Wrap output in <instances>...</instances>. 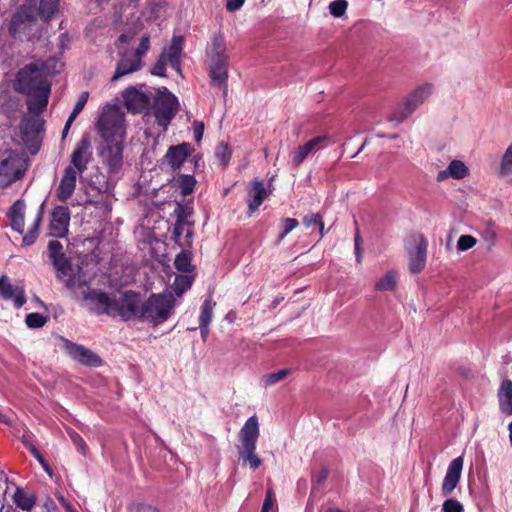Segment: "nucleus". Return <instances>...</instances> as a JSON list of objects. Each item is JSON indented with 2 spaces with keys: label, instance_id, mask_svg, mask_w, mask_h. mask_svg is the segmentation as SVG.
<instances>
[{
  "label": "nucleus",
  "instance_id": "obj_1",
  "mask_svg": "<svg viewBox=\"0 0 512 512\" xmlns=\"http://www.w3.org/2000/svg\"><path fill=\"white\" fill-rule=\"evenodd\" d=\"M16 90L27 96L28 110L45 111L51 85L42 66L31 63L20 69L17 74Z\"/></svg>",
  "mask_w": 512,
  "mask_h": 512
},
{
  "label": "nucleus",
  "instance_id": "obj_2",
  "mask_svg": "<svg viewBox=\"0 0 512 512\" xmlns=\"http://www.w3.org/2000/svg\"><path fill=\"white\" fill-rule=\"evenodd\" d=\"M174 307L175 299L172 294H152L142 303L139 318L153 325H159L170 317Z\"/></svg>",
  "mask_w": 512,
  "mask_h": 512
},
{
  "label": "nucleus",
  "instance_id": "obj_3",
  "mask_svg": "<svg viewBox=\"0 0 512 512\" xmlns=\"http://www.w3.org/2000/svg\"><path fill=\"white\" fill-rule=\"evenodd\" d=\"M149 48L150 38L148 35H143L140 38V43L137 49H121L119 53L120 59L117 63V67L114 75L111 78V81L115 82L125 75L131 74L142 69L144 65L142 58L146 55Z\"/></svg>",
  "mask_w": 512,
  "mask_h": 512
},
{
  "label": "nucleus",
  "instance_id": "obj_4",
  "mask_svg": "<svg viewBox=\"0 0 512 512\" xmlns=\"http://www.w3.org/2000/svg\"><path fill=\"white\" fill-rule=\"evenodd\" d=\"M433 90L434 86L431 83H424L416 87L403 99L401 105L395 109L388 120L397 124L403 122L432 95Z\"/></svg>",
  "mask_w": 512,
  "mask_h": 512
},
{
  "label": "nucleus",
  "instance_id": "obj_5",
  "mask_svg": "<svg viewBox=\"0 0 512 512\" xmlns=\"http://www.w3.org/2000/svg\"><path fill=\"white\" fill-rule=\"evenodd\" d=\"M97 126L105 142H124V117L118 110L108 109L103 111L99 117Z\"/></svg>",
  "mask_w": 512,
  "mask_h": 512
},
{
  "label": "nucleus",
  "instance_id": "obj_6",
  "mask_svg": "<svg viewBox=\"0 0 512 512\" xmlns=\"http://www.w3.org/2000/svg\"><path fill=\"white\" fill-rule=\"evenodd\" d=\"M26 172L25 160L17 153L6 151L0 155V187L6 188L21 179Z\"/></svg>",
  "mask_w": 512,
  "mask_h": 512
},
{
  "label": "nucleus",
  "instance_id": "obj_7",
  "mask_svg": "<svg viewBox=\"0 0 512 512\" xmlns=\"http://www.w3.org/2000/svg\"><path fill=\"white\" fill-rule=\"evenodd\" d=\"M178 106V100L172 93L166 88L159 90L154 99L153 111L157 123L162 126L164 130L167 129L171 120L176 115Z\"/></svg>",
  "mask_w": 512,
  "mask_h": 512
},
{
  "label": "nucleus",
  "instance_id": "obj_8",
  "mask_svg": "<svg viewBox=\"0 0 512 512\" xmlns=\"http://www.w3.org/2000/svg\"><path fill=\"white\" fill-rule=\"evenodd\" d=\"M428 242L422 234L409 237L405 244L408 256V269L412 274H418L424 270L427 259Z\"/></svg>",
  "mask_w": 512,
  "mask_h": 512
},
{
  "label": "nucleus",
  "instance_id": "obj_9",
  "mask_svg": "<svg viewBox=\"0 0 512 512\" xmlns=\"http://www.w3.org/2000/svg\"><path fill=\"white\" fill-rule=\"evenodd\" d=\"M43 112L44 111L28 110V113L23 116L20 124L22 140L32 153L36 152L39 135L43 131L44 120L41 117Z\"/></svg>",
  "mask_w": 512,
  "mask_h": 512
},
{
  "label": "nucleus",
  "instance_id": "obj_10",
  "mask_svg": "<svg viewBox=\"0 0 512 512\" xmlns=\"http://www.w3.org/2000/svg\"><path fill=\"white\" fill-rule=\"evenodd\" d=\"M139 303V295L132 291H126L119 297L114 296L112 317L120 316L124 320H129L133 317L139 318L141 307Z\"/></svg>",
  "mask_w": 512,
  "mask_h": 512
},
{
  "label": "nucleus",
  "instance_id": "obj_11",
  "mask_svg": "<svg viewBox=\"0 0 512 512\" xmlns=\"http://www.w3.org/2000/svg\"><path fill=\"white\" fill-rule=\"evenodd\" d=\"M82 295L83 301H85L90 306V309L94 313L98 315H113L114 296L111 297L109 294L96 289L83 290Z\"/></svg>",
  "mask_w": 512,
  "mask_h": 512
},
{
  "label": "nucleus",
  "instance_id": "obj_12",
  "mask_svg": "<svg viewBox=\"0 0 512 512\" xmlns=\"http://www.w3.org/2000/svg\"><path fill=\"white\" fill-rule=\"evenodd\" d=\"M228 58H209L211 84L218 87L223 96L228 93Z\"/></svg>",
  "mask_w": 512,
  "mask_h": 512
},
{
  "label": "nucleus",
  "instance_id": "obj_13",
  "mask_svg": "<svg viewBox=\"0 0 512 512\" xmlns=\"http://www.w3.org/2000/svg\"><path fill=\"white\" fill-rule=\"evenodd\" d=\"M64 343V348L66 352L76 361L79 363L86 365V366H93L98 367L101 365V359L100 357L94 353L92 350L73 343L72 341L61 338Z\"/></svg>",
  "mask_w": 512,
  "mask_h": 512
},
{
  "label": "nucleus",
  "instance_id": "obj_14",
  "mask_svg": "<svg viewBox=\"0 0 512 512\" xmlns=\"http://www.w3.org/2000/svg\"><path fill=\"white\" fill-rule=\"evenodd\" d=\"M91 160V143L89 137L85 135L73 150L71 155V164L68 167H74L77 174H82L87 169Z\"/></svg>",
  "mask_w": 512,
  "mask_h": 512
},
{
  "label": "nucleus",
  "instance_id": "obj_15",
  "mask_svg": "<svg viewBox=\"0 0 512 512\" xmlns=\"http://www.w3.org/2000/svg\"><path fill=\"white\" fill-rule=\"evenodd\" d=\"M100 157L110 172L119 171L123 163V142H105L100 151Z\"/></svg>",
  "mask_w": 512,
  "mask_h": 512
},
{
  "label": "nucleus",
  "instance_id": "obj_16",
  "mask_svg": "<svg viewBox=\"0 0 512 512\" xmlns=\"http://www.w3.org/2000/svg\"><path fill=\"white\" fill-rule=\"evenodd\" d=\"M124 105L132 113H141L149 109L150 96L136 87H129L123 92Z\"/></svg>",
  "mask_w": 512,
  "mask_h": 512
},
{
  "label": "nucleus",
  "instance_id": "obj_17",
  "mask_svg": "<svg viewBox=\"0 0 512 512\" xmlns=\"http://www.w3.org/2000/svg\"><path fill=\"white\" fill-rule=\"evenodd\" d=\"M70 221L69 209L65 206H57L52 212V219L49 225V235L53 237H64L68 232Z\"/></svg>",
  "mask_w": 512,
  "mask_h": 512
},
{
  "label": "nucleus",
  "instance_id": "obj_18",
  "mask_svg": "<svg viewBox=\"0 0 512 512\" xmlns=\"http://www.w3.org/2000/svg\"><path fill=\"white\" fill-rule=\"evenodd\" d=\"M463 469V457L459 456L453 459L447 469L446 475L444 477L441 492L444 496H449L452 494L454 489L457 487L461 472Z\"/></svg>",
  "mask_w": 512,
  "mask_h": 512
},
{
  "label": "nucleus",
  "instance_id": "obj_19",
  "mask_svg": "<svg viewBox=\"0 0 512 512\" xmlns=\"http://www.w3.org/2000/svg\"><path fill=\"white\" fill-rule=\"evenodd\" d=\"M57 278L63 281L66 287L73 292L83 289L88 284L86 274L83 272L82 268L79 266L73 267L72 264L65 275H61V272L59 271L57 273Z\"/></svg>",
  "mask_w": 512,
  "mask_h": 512
},
{
  "label": "nucleus",
  "instance_id": "obj_20",
  "mask_svg": "<svg viewBox=\"0 0 512 512\" xmlns=\"http://www.w3.org/2000/svg\"><path fill=\"white\" fill-rule=\"evenodd\" d=\"M77 173L74 167H66L64 175L56 189V197L59 201H67L75 191Z\"/></svg>",
  "mask_w": 512,
  "mask_h": 512
},
{
  "label": "nucleus",
  "instance_id": "obj_21",
  "mask_svg": "<svg viewBox=\"0 0 512 512\" xmlns=\"http://www.w3.org/2000/svg\"><path fill=\"white\" fill-rule=\"evenodd\" d=\"M48 255L57 273L60 271L61 275H65L70 269L71 262L65 257L63 246L59 241L52 240L48 243Z\"/></svg>",
  "mask_w": 512,
  "mask_h": 512
},
{
  "label": "nucleus",
  "instance_id": "obj_22",
  "mask_svg": "<svg viewBox=\"0 0 512 512\" xmlns=\"http://www.w3.org/2000/svg\"><path fill=\"white\" fill-rule=\"evenodd\" d=\"M0 296L4 300H13L16 308H21L26 302L23 288L13 286L6 276L0 278Z\"/></svg>",
  "mask_w": 512,
  "mask_h": 512
},
{
  "label": "nucleus",
  "instance_id": "obj_23",
  "mask_svg": "<svg viewBox=\"0 0 512 512\" xmlns=\"http://www.w3.org/2000/svg\"><path fill=\"white\" fill-rule=\"evenodd\" d=\"M192 151L193 148L188 143L172 146L168 149L165 160L173 170H176L180 168Z\"/></svg>",
  "mask_w": 512,
  "mask_h": 512
},
{
  "label": "nucleus",
  "instance_id": "obj_24",
  "mask_svg": "<svg viewBox=\"0 0 512 512\" xmlns=\"http://www.w3.org/2000/svg\"><path fill=\"white\" fill-rule=\"evenodd\" d=\"M268 195L269 192L265 188L263 181L255 179L251 182L247 200L250 214L254 213L262 205Z\"/></svg>",
  "mask_w": 512,
  "mask_h": 512
},
{
  "label": "nucleus",
  "instance_id": "obj_25",
  "mask_svg": "<svg viewBox=\"0 0 512 512\" xmlns=\"http://www.w3.org/2000/svg\"><path fill=\"white\" fill-rule=\"evenodd\" d=\"M259 437V423L256 416L247 419L240 430V440L244 448H255Z\"/></svg>",
  "mask_w": 512,
  "mask_h": 512
},
{
  "label": "nucleus",
  "instance_id": "obj_26",
  "mask_svg": "<svg viewBox=\"0 0 512 512\" xmlns=\"http://www.w3.org/2000/svg\"><path fill=\"white\" fill-rule=\"evenodd\" d=\"M25 208V202L19 199L13 203L7 214L12 229L20 234L24 232Z\"/></svg>",
  "mask_w": 512,
  "mask_h": 512
},
{
  "label": "nucleus",
  "instance_id": "obj_27",
  "mask_svg": "<svg viewBox=\"0 0 512 512\" xmlns=\"http://www.w3.org/2000/svg\"><path fill=\"white\" fill-rule=\"evenodd\" d=\"M467 175V166L460 160H453L445 170H441L437 173L436 181L442 182L448 178L460 180L465 178Z\"/></svg>",
  "mask_w": 512,
  "mask_h": 512
},
{
  "label": "nucleus",
  "instance_id": "obj_28",
  "mask_svg": "<svg viewBox=\"0 0 512 512\" xmlns=\"http://www.w3.org/2000/svg\"><path fill=\"white\" fill-rule=\"evenodd\" d=\"M32 20V13L30 8L21 7L17 12L13 15L10 25H9V33L15 37L18 33L24 30L28 23Z\"/></svg>",
  "mask_w": 512,
  "mask_h": 512
},
{
  "label": "nucleus",
  "instance_id": "obj_29",
  "mask_svg": "<svg viewBox=\"0 0 512 512\" xmlns=\"http://www.w3.org/2000/svg\"><path fill=\"white\" fill-rule=\"evenodd\" d=\"M500 410L506 415H512V381L505 379L498 390Z\"/></svg>",
  "mask_w": 512,
  "mask_h": 512
},
{
  "label": "nucleus",
  "instance_id": "obj_30",
  "mask_svg": "<svg viewBox=\"0 0 512 512\" xmlns=\"http://www.w3.org/2000/svg\"><path fill=\"white\" fill-rule=\"evenodd\" d=\"M498 176L512 183V143L506 148L500 159Z\"/></svg>",
  "mask_w": 512,
  "mask_h": 512
},
{
  "label": "nucleus",
  "instance_id": "obj_31",
  "mask_svg": "<svg viewBox=\"0 0 512 512\" xmlns=\"http://www.w3.org/2000/svg\"><path fill=\"white\" fill-rule=\"evenodd\" d=\"M398 274L395 270L387 271L374 286L375 291L386 292L394 291L397 288Z\"/></svg>",
  "mask_w": 512,
  "mask_h": 512
},
{
  "label": "nucleus",
  "instance_id": "obj_32",
  "mask_svg": "<svg viewBox=\"0 0 512 512\" xmlns=\"http://www.w3.org/2000/svg\"><path fill=\"white\" fill-rule=\"evenodd\" d=\"M13 501L17 507L29 512L35 505V499L29 496L22 488L17 487L13 494Z\"/></svg>",
  "mask_w": 512,
  "mask_h": 512
},
{
  "label": "nucleus",
  "instance_id": "obj_33",
  "mask_svg": "<svg viewBox=\"0 0 512 512\" xmlns=\"http://www.w3.org/2000/svg\"><path fill=\"white\" fill-rule=\"evenodd\" d=\"M184 38L182 36H173L172 41L168 49H165L162 53H166V60L175 61L180 60L183 52Z\"/></svg>",
  "mask_w": 512,
  "mask_h": 512
},
{
  "label": "nucleus",
  "instance_id": "obj_34",
  "mask_svg": "<svg viewBox=\"0 0 512 512\" xmlns=\"http://www.w3.org/2000/svg\"><path fill=\"white\" fill-rule=\"evenodd\" d=\"M143 24L137 21L133 26L127 28L118 38L117 47L119 50L124 49L123 45L129 44L135 38V36L142 30Z\"/></svg>",
  "mask_w": 512,
  "mask_h": 512
},
{
  "label": "nucleus",
  "instance_id": "obj_35",
  "mask_svg": "<svg viewBox=\"0 0 512 512\" xmlns=\"http://www.w3.org/2000/svg\"><path fill=\"white\" fill-rule=\"evenodd\" d=\"M209 58H228L224 38L221 35H214L211 49L208 52Z\"/></svg>",
  "mask_w": 512,
  "mask_h": 512
},
{
  "label": "nucleus",
  "instance_id": "obj_36",
  "mask_svg": "<svg viewBox=\"0 0 512 512\" xmlns=\"http://www.w3.org/2000/svg\"><path fill=\"white\" fill-rule=\"evenodd\" d=\"M42 216H43V211H42V209H40L35 220H34L32 227L29 229V231L25 235H23L22 243L24 246H30L35 243V241L38 237L39 226L42 221Z\"/></svg>",
  "mask_w": 512,
  "mask_h": 512
},
{
  "label": "nucleus",
  "instance_id": "obj_37",
  "mask_svg": "<svg viewBox=\"0 0 512 512\" xmlns=\"http://www.w3.org/2000/svg\"><path fill=\"white\" fill-rule=\"evenodd\" d=\"M216 303L211 297L205 299L199 316V324L210 325L213 317V309Z\"/></svg>",
  "mask_w": 512,
  "mask_h": 512
},
{
  "label": "nucleus",
  "instance_id": "obj_38",
  "mask_svg": "<svg viewBox=\"0 0 512 512\" xmlns=\"http://www.w3.org/2000/svg\"><path fill=\"white\" fill-rule=\"evenodd\" d=\"M239 460L242 461L243 465L249 466L253 470L257 469L262 463L254 450H241L239 453Z\"/></svg>",
  "mask_w": 512,
  "mask_h": 512
},
{
  "label": "nucleus",
  "instance_id": "obj_39",
  "mask_svg": "<svg viewBox=\"0 0 512 512\" xmlns=\"http://www.w3.org/2000/svg\"><path fill=\"white\" fill-rule=\"evenodd\" d=\"M58 10V0H41L39 14L45 21L49 20Z\"/></svg>",
  "mask_w": 512,
  "mask_h": 512
},
{
  "label": "nucleus",
  "instance_id": "obj_40",
  "mask_svg": "<svg viewBox=\"0 0 512 512\" xmlns=\"http://www.w3.org/2000/svg\"><path fill=\"white\" fill-rule=\"evenodd\" d=\"M175 181L184 196L191 194L196 184L195 178L191 175H180Z\"/></svg>",
  "mask_w": 512,
  "mask_h": 512
},
{
  "label": "nucleus",
  "instance_id": "obj_41",
  "mask_svg": "<svg viewBox=\"0 0 512 512\" xmlns=\"http://www.w3.org/2000/svg\"><path fill=\"white\" fill-rule=\"evenodd\" d=\"M290 369H282L275 373H270L262 376L261 382L265 387L272 386L282 380H284L288 375H290Z\"/></svg>",
  "mask_w": 512,
  "mask_h": 512
},
{
  "label": "nucleus",
  "instance_id": "obj_42",
  "mask_svg": "<svg viewBox=\"0 0 512 512\" xmlns=\"http://www.w3.org/2000/svg\"><path fill=\"white\" fill-rule=\"evenodd\" d=\"M191 254L187 251H181L175 258L174 265L180 272H189L191 270Z\"/></svg>",
  "mask_w": 512,
  "mask_h": 512
},
{
  "label": "nucleus",
  "instance_id": "obj_43",
  "mask_svg": "<svg viewBox=\"0 0 512 512\" xmlns=\"http://www.w3.org/2000/svg\"><path fill=\"white\" fill-rule=\"evenodd\" d=\"M192 285V277L188 275H177L173 283V289L178 296H181Z\"/></svg>",
  "mask_w": 512,
  "mask_h": 512
},
{
  "label": "nucleus",
  "instance_id": "obj_44",
  "mask_svg": "<svg viewBox=\"0 0 512 512\" xmlns=\"http://www.w3.org/2000/svg\"><path fill=\"white\" fill-rule=\"evenodd\" d=\"M215 157L222 165L226 166L231 158V149L226 143L221 142L215 149Z\"/></svg>",
  "mask_w": 512,
  "mask_h": 512
},
{
  "label": "nucleus",
  "instance_id": "obj_45",
  "mask_svg": "<svg viewBox=\"0 0 512 512\" xmlns=\"http://www.w3.org/2000/svg\"><path fill=\"white\" fill-rule=\"evenodd\" d=\"M309 151L306 149L305 145L298 146L292 153H291V163L292 165L297 168L299 167L304 160L309 155Z\"/></svg>",
  "mask_w": 512,
  "mask_h": 512
},
{
  "label": "nucleus",
  "instance_id": "obj_46",
  "mask_svg": "<svg viewBox=\"0 0 512 512\" xmlns=\"http://www.w3.org/2000/svg\"><path fill=\"white\" fill-rule=\"evenodd\" d=\"M327 136L321 135L317 136L309 141H307L304 145L309 153L317 152L327 145Z\"/></svg>",
  "mask_w": 512,
  "mask_h": 512
},
{
  "label": "nucleus",
  "instance_id": "obj_47",
  "mask_svg": "<svg viewBox=\"0 0 512 512\" xmlns=\"http://www.w3.org/2000/svg\"><path fill=\"white\" fill-rule=\"evenodd\" d=\"M47 318L40 313H30L26 316L25 323L29 328L37 329L46 324Z\"/></svg>",
  "mask_w": 512,
  "mask_h": 512
},
{
  "label": "nucleus",
  "instance_id": "obj_48",
  "mask_svg": "<svg viewBox=\"0 0 512 512\" xmlns=\"http://www.w3.org/2000/svg\"><path fill=\"white\" fill-rule=\"evenodd\" d=\"M348 7L346 0H335L329 4V12L334 17H342Z\"/></svg>",
  "mask_w": 512,
  "mask_h": 512
},
{
  "label": "nucleus",
  "instance_id": "obj_49",
  "mask_svg": "<svg viewBox=\"0 0 512 512\" xmlns=\"http://www.w3.org/2000/svg\"><path fill=\"white\" fill-rule=\"evenodd\" d=\"M167 60H166V53H162L158 60L156 61V63L154 64V66L152 67L151 69V73L153 75H156V76H160V77H164L166 76V64H167Z\"/></svg>",
  "mask_w": 512,
  "mask_h": 512
},
{
  "label": "nucleus",
  "instance_id": "obj_50",
  "mask_svg": "<svg viewBox=\"0 0 512 512\" xmlns=\"http://www.w3.org/2000/svg\"><path fill=\"white\" fill-rule=\"evenodd\" d=\"M476 238L471 235H461L457 241V249L459 251H466L476 245Z\"/></svg>",
  "mask_w": 512,
  "mask_h": 512
},
{
  "label": "nucleus",
  "instance_id": "obj_51",
  "mask_svg": "<svg viewBox=\"0 0 512 512\" xmlns=\"http://www.w3.org/2000/svg\"><path fill=\"white\" fill-rule=\"evenodd\" d=\"M443 512H463V505L456 499H447L442 505Z\"/></svg>",
  "mask_w": 512,
  "mask_h": 512
},
{
  "label": "nucleus",
  "instance_id": "obj_52",
  "mask_svg": "<svg viewBox=\"0 0 512 512\" xmlns=\"http://www.w3.org/2000/svg\"><path fill=\"white\" fill-rule=\"evenodd\" d=\"M284 230L279 236V240H283L288 233L298 226V221L294 218H285L282 220Z\"/></svg>",
  "mask_w": 512,
  "mask_h": 512
},
{
  "label": "nucleus",
  "instance_id": "obj_53",
  "mask_svg": "<svg viewBox=\"0 0 512 512\" xmlns=\"http://www.w3.org/2000/svg\"><path fill=\"white\" fill-rule=\"evenodd\" d=\"M322 219V216L318 213H310V214H307L303 217V224L309 228L311 227L312 225H317L318 223H320Z\"/></svg>",
  "mask_w": 512,
  "mask_h": 512
},
{
  "label": "nucleus",
  "instance_id": "obj_54",
  "mask_svg": "<svg viewBox=\"0 0 512 512\" xmlns=\"http://www.w3.org/2000/svg\"><path fill=\"white\" fill-rule=\"evenodd\" d=\"M274 506V493L272 489H268L262 506L261 512H270Z\"/></svg>",
  "mask_w": 512,
  "mask_h": 512
},
{
  "label": "nucleus",
  "instance_id": "obj_55",
  "mask_svg": "<svg viewBox=\"0 0 512 512\" xmlns=\"http://www.w3.org/2000/svg\"><path fill=\"white\" fill-rule=\"evenodd\" d=\"M194 138L197 142L201 141L204 133V123L201 121H195L193 124Z\"/></svg>",
  "mask_w": 512,
  "mask_h": 512
},
{
  "label": "nucleus",
  "instance_id": "obj_56",
  "mask_svg": "<svg viewBox=\"0 0 512 512\" xmlns=\"http://www.w3.org/2000/svg\"><path fill=\"white\" fill-rule=\"evenodd\" d=\"M328 477V470L326 468L321 469L318 475L313 480V490H315L316 485H322Z\"/></svg>",
  "mask_w": 512,
  "mask_h": 512
},
{
  "label": "nucleus",
  "instance_id": "obj_57",
  "mask_svg": "<svg viewBox=\"0 0 512 512\" xmlns=\"http://www.w3.org/2000/svg\"><path fill=\"white\" fill-rule=\"evenodd\" d=\"M34 457L39 461V463L42 465L43 469L49 474H52L51 468L48 465V463L45 461L44 457L40 453V450H31Z\"/></svg>",
  "mask_w": 512,
  "mask_h": 512
},
{
  "label": "nucleus",
  "instance_id": "obj_58",
  "mask_svg": "<svg viewBox=\"0 0 512 512\" xmlns=\"http://www.w3.org/2000/svg\"><path fill=\"white\" fill-rule=\"evenodd\" d=\"M244 2L245 0H227L226 9L230 12L237 11L243 6Z\"/></svg>",
  "mask_w": 512,
  "mask_h": 512
},
{
  "label": "nucleus",
  "instance_id": "obj_59",
  "mask_svg": "<svg viewBox=\"0 0 512 512\" xmlns=\"http://www.w3.org/2000/svg\"><path fill=\"white\" fill-rule=\"evenodd\" d=\"M87 100H88V92H83L79 96V98H78V100H77V102H76V104H75L73 109L78 111V112H81L83 110Z\"/></svg>",
  "mask_w": 512,
  "mask_h": 512
},
{
  "label": "nucleus",
  "instance_id": "obj_60",
  "mask_svg": "<svg viewBox=\"0 0 512 512\" xmlns=\"http://www.w3.org/2000/svg\"><path fill=\"white\" fill-rule=\"evenodd\" d=\"M150 505L145 503H134L129 506L130 512H149Z\"/></svg>",
  "mask_w": 512,
  "mask_h": 512
},
{
  "label": "nucleus",
  "instance_id": "obj_61",
  "mask_svg": "<svg viewBox=\"0 0 512 512\" xmlns=\"http://www.w3.org/2000/svg\"><path fill=\"white\" fill-rule=\"evenodd\" d=\"M183 230H184V223L181 221H177L173 228V238L176 242L179 241V239L183 233Z\"/></svg>",
  "mask_w": 512,
  "mask_h": 512
},
{
  "label": "nucleus",
  "instance_id": "obj_62",
  "mask_svg": "<svg viewBox=\"0 0 512 512\" xmlns=\"http://www.w3.org/2000/svg\"><path fill=\"white\" fill-rule=\"evenodd\" d=\"M71 438L75 446L80 448H83L85 446L83 439L78 434L72 433Z\"/></svg>",
  "mask_w": 512,
  "mask_h": 512
},
{
  "label": "nucleus",
  "instance_id": "obj_63",
  "mask_svg": "<svg viewBox=\"0 0 512 512\" xmlns=\"http://www.w3.org/2000/svg\"><path fill=\"white\" fill-rule=\"evenodd\" d=\"M202 339L205 341L209 334V325L199 324Z\"/></svg>",
  "mask_w": 512,
  "mask_h": 512
},
{
  "label": "nucleus",
  "instance_id": "obj_64",
  "mask_svg": "<svg viewBox=\"0 0 512 512\" xmlns=\"http://www.w3.org/2000/svg\"><path fill=\"white\" fill-rule=\"evenodd\" d=\"M80 112L76 111V110H72L70 116L68 117L67 121H66V124L67 126H71V124L73 123V121L75 120V118L78 116Z\"/></svg>",
  "mask_w": 512,
  "mask_h": 512
}]
</instances>
